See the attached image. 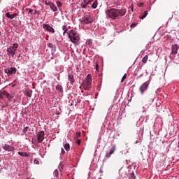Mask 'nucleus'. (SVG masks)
<instances>
[{
    "mask_svg": "<svg viewBox=\"0 0 179 179\" xmlns=\"http://www.w3.org/2000/svg\"><path fill=\"white\" fill-rule=\"evenodd\" d=\"M127 13V10L125 9H115L110 8L106 11V14L110 19H118V17H121V16H125Z\"/></svg>",
    "mask_w": 179,
    "mask_h": 179,
    "instance_id": "nucleus-1",
    "label": "nucleus"
},
{
    "mask_svg": "<svg viewBox=\"0 0 179 179\" xmlns=\"http://www.w3.org/2000/svg\"><path fill=\"white\" fill-rule=\"evenodd\" d=\"M68 37L75 45H79L80 44V35H79L76 31H73V29H71L67 32Z\"/></svg>",
    "mask_w": 179,
    "mask_h": 179,
    "instance_id": "nucleus-2",
    "label": "nucleus"
},
{
    "mask_svg": "<svg viewBox=\"0 0 179 179\" xmlns=\"http://www.w3.org/2000/svg\"><path fill=\"white\" fill-rule=\"evenodd\" d=\"M80 24L85 26V24H90L94 22V18L90 15H86L79 19Z\"/></svg>",
    "mask_w": 179,
    "mask_h": 179,
    "instance_id": "nucleus-3",
    "label": "nucleus"
},
{
    "mask_svg": "<svg viewBox=\"0 0 179 179\" xmlns=\"http://www.w3.org/2000/svg\"><path fill=\"white\" fill-rule=\"evenodd\" d=\"M92 82H93L92 74H88L83 82L84 90H89L92 87Z\"/></svg>",
    "mask_w": 179,
    "mask_h": 179,
    "instance_id": "nucleus-4",
    "label": "nucleus"
},
{
    "mask_svg": "<svg viewBox=\"0 0 179 179\" xmlns=\"http://www.w3.org/2000/svg\"><path fill=\"white\" fill-rule=\"evenodd\" d=\"M17 47H19V44L14 43L13 46H10L7 48V55L9 57H15V54L17 50Z\"/></svg>",
    "mask_w": 179,
    "mask_h": 179,
    "instance_id": "nucleus-5",
    "label": "nucleus"
},
{
    "mask_svg": "<svg viewBox=\"0 0 179 179\" xmlns=\"http://www.w3.org/2000/svg\"><path fill=\"white\" fill-rule=\"evenodd\" d=\"M5 73L7 74V76H10L11 75H15L17 72V69L15 67H10L4 70Z\"/></svg>",
    "mask_w": 179,
    "mask_h": 179,
    "instance_id": "nucleus-6",
    "label": "nucleus"
},
{
    "mask_svg": "<svg viewBox=\"0 0 179 179\" xmlns=\"http://www.w3.org/2000/svg\"><path fill=\"white\" fill-rule=\"evenodd\" d=\"M148 89H149V82L146 81L140 86V88H139L140 93H141V94H143L145 92L148 90Z\"/></svg>",
    "mask_w": 179,
    "mask_h": 179,
    "instance_id": "nucleus-7",
    "label": "nucleus"
},
{
    "mask_svg": "<svg viewBox=\"0 0 179 179\" xmlns=\"http://www.w3.org/2000/svg\"><path fill=\"white\" fill-rule=\"evenodd\" d=\"M178 51H179V45H177V44L172 45L170 57H171V55L172 56L177 55V54H178Z\"/></svg>",
    "mask_w": 179,
    "mask_h": 179,
    "instance_id": "nucleus-8",
    "label": "nucleus"
},
{
    "mask_svg": "<svg viewBox=\"0 0 179 179\" xmlns=\"http://www.w3.org/2000/svg\"><path fill=\"white\" fill-rule=\"evenodd\" d=\"M45 135V133L44 132V131L37 133V141H38V143H41V142H43V141H44Z\"/></svg>",
    "mask_w": 179,
    "mask_h": 179,
    "instance_id": "nucleus-9",
    "label": "nucleus"
},
{
    "mask_svg": "<svg viewBox=\"0 0 179 179\" xmlns=\"http://www.w3.org/2000/svg\"><path fill=\"white\" fill-rule=\"evenodd\" d=\"M45 5H47L48 6H49L50 9H51V10H52V12H58V8H57V6H55V4H54V3L52 2H45Z\"/></svg>",
    "mask_w": 179,
    "mask_h": 179,
    "instance_id": "nucleus-10",
    "label": "nucleus"
},
{
    "mask_svg": "<svg viewBox=\"0 0 179 179\" xmlns=\"http://www.w3.org/2000/svg\"><path fill=\"white\" fill-rule=\"evenodd\" d=\"M94 0H83V2L81 3L80 7L83 9H86L87 8V6L92 3Z\"/></svg>",
    "mask_w": 179,
    "mask_h": 179,
    "instance_id": "nucleus-11",
    "label": "nucleus"
},
{
    "mask_svg": "<svg viewBox=\"0 0 179 179\" xmlns=\"http://www.w3.org/2000/svg\"><path fill=\"white\" fill-rule=\"evenodd\" d=\"M68 80L70 82L71 85H73L75 83V77L73 76V72L68 73Z\"/></svg>",
    "mask_w": 179,
    "mask_h": 179,
    "instance_id": "nucleus-12",
    "label": "nucleus"
},
{
    "mask_svg": "<svg viewBox=\"0 0 179 179\" xmlns=\"http://www.w3.org/2000/svg\"><path fill=\"white\" fill-rule=\"evenodd\" d=\"M114 152H115V145H113V147H112L109 152H107L106 153L105 157L106 159H110V157H111V155H113L114 153Z\"/></svg>",
    "mask_w": 179,
    "mask_h": 179,
    "instance_id": "nucleus-13",
    "label": "nucleus"
},
{
    "mask_svg": "<svg viewBox=\"0 0 179 179\" xmlns=\"http://www.w3.org/2000/svg\"><path fill=\"white\" fill-rule=\"evenodd\" d=\"M3 149L4 150H6L7 152H13V151H15V147H13L12 145H8V144H5L3 146Z\"/></svg>",
    "mask_w": 179,
    "mask_h": 179,
    "instance_id": "nucleus-14",
    "label": "nucleus"
},
{
    "mask_svg": "<svg viewBox=\"0 0 179 179\" xmlns=\"http://www.w3.org/2000/svg\"><path fill=\"white\" fill-rule=\"evenodd\" d=\"M4 96H6L8 101H14L15 103V100H14V97L15 96L13 94H10L9 93H8V92L4 91Z\"/></svg>",
    "mask_w": 179,
    "mask_h": 179,
    "instance_id": "nucleus-15",
    "label": "nucleus"
},
{
    "mask_svg": "<svg viewBox=\"0 0 179 179\" xmlns=\"http://www.w3.org/2000/svg\"><path fill=\"white\" fill-rule=\"evenodd\" d=\"M45 30L47 31H49V33H52V34H54V33H55V29H54L52 28V27L48 25V24H45Z\"/></svg>",
    "mask_w": 179,
    "mask_h": 179,
    "instance_id": "nucleus-16",
    "label": "nucleus"
},
{
    "mask_svg": "<svg viewBox=\"0 0 179 179\" xmlns=\"http://www.w3.org/2000/svg\"><path fill=\"white\" fill-rule=\"evenodd\" d=\"M24 96H27V97H31V95L33 94V91L31 90H26L24 92Z\"/></svg>",
    "mask_w": 179,
    "mask_h": 179,
    "instance_id": "nucleus-17",
    "label": "nucleus"
},
{
    "mask_svg": "<svg viewBox=\"0 0 179 179\" xmlns=\"http://www.w3.org/2000/svg\"><path fill=\"white\" fill-rule=\"evenodd\" d=\"M6 17H8V19H15V17H16V16H17V13H13V14L10 15V13H6Z\"/></svg>",
    "mask_w": 179,
    "mask_h": 179,
    "instance_id": "nucleus-18",
    "label": "nucleus"
},
{
    "mask_svg": "<svg viewBox=\"0 0 179 179\" xmlns=\"http://www.w3.org/2000/svg\"><path fill=\"white\" fill-rule=\"evenodd\" d=\"M18 155L20 156H22V157H29L30 156V154H28L27 152H18Z\"/></svg>",
    "mask_w": 179,
    "mask_h": 179,
    "instance_id": "nucleus-19",
    "label": "nucleus"
},
{
    "mask_svg": "<svg viewBox=\"0 0 179 179\" xmlns=\"http://www.w3.org/2000/svg\"><path fill=\"white\" fill-rule=\"evenodd\" d=\"M56 90H57L60 93H62V92H64V88H62V86L61 85H57L56 86Z\"/></svg>",
    "mask_w": 179,
    "mask_h": 179,
    "instance_id": "nucleus-20",
    "label": "nucleus"
},
{
    "mask_svg": "<svg viewBox=\"0 0 179 179\" xmlns=\"http://www.w3.org/2000/svg\"><path fill=\"white\" fill-rule=\"evenodd\" d=\"M48 47L52 50V51H55V45L51 43H49L48 44Z\"/></svg>",
    "mask_w": 179,
    "mask_h": 179,
    "instance_id": "nucleus-21",
    "label": "nucleus"
},
{
    "mask_svg": "<svg viewBox=\"0 0 179 179\" xmlns=\"http://www.w3.org/2000/svg\"><path fill=\"white\" fill-rule=\"evenodd\" d=\"M97 5H99L97 0H94L91 7L92 8V9H96V8H97Z\"/></svg>",
    "mask_w": 179,
    "mask_h": 179,
    "instance_id": "nucleus-22",
    "label": "nucleus"
},
{
    "mask_svg": "<svg viewBox=\"0 0 179 179\" xmlns=\"http://www.w3.org/2000/svg\"><path fill=\"white\" fill-rule=\"evenodd\" d=\"M64 148L65 150H66V152H69V150L71 149V145H69V143H66V144H64Z\"/></svg>",
    "mask_w": 179,
    "mask_h": 179,
    "instance_id": "nucleus-23",
    "label": "nucleus"
},
{
    "mask_svg": "<svg viewBox=\"0 0 179 179\" xmlns=\"http://www.w3.org/2000/svg\"><path fill=\"white\" fill-rule=\"evenodd\" d=\"M24 128L22 130L23 134H27V131H30V127H29V126L24 127Z\"/></svg>",
    "mask_w": 179,
    "mask_h": 179,
    "instance_id": "nucleus-24",
    "label": "nucleus"
},
{
    "mask_svg": "<svg viewBox=\"0 0 179 179\" xmlns=\"http://www.w3.org/2000/svg\"><path fill=\"white\" fill-rule=\"evenodd\" d=\"M62 30H63V34L64 35L65 33H68V26L66 25H63L62 27Z\"/></svg>",
    "mask_w": 179,
    "mask_h": 179,
    "instance_id": "nucleus-25",
    "label": "nucleus"
},
{
    "mask_svg": "<svg viewBox=\"0 0 179 179\" xmlns=\"http://www.w3.org/2000/svg\"><path fill=\"white\" fill-rule=\"evenodd\" d=\"M149 59V56L145 55L144 57L142 59V62L143 64H146L148 62V59Z\"/></svg>",
    "mask_w": 179,
    "mask_h": 179,
    "instance_id": "nucleus-26",
    "label": "nucleus"
},
{
    "mask_svg": "<svg viewBox=\"0 0 179 179\" xmlns=\"http://www.w3.org/2000/svg\"><path fill=\"white\" fill-rule=\"evenodd\" d=\"M128 179H136V176H135V173L134 172L131 173L129 175V178Z\"/></svg>",
    "mask_w": 179,
    "mask_h": 179,
    "instance_id": "nucleus-27",
    "label": "nucleus"
},
{
    "mask_svg": "<svg viewBox=\"0 0 179 179\" xmlns=\"http://www.w3.org/2000/svg\"><path fill=\"white\" fill-rule=\"evenodd\" d=\"M148 15V11H145L143 15L140 17V19L143 20L145 17H146Z\"/></svg>",
    "mask_w": 179,
    "mask_h": 179,
    "instance_id": "nucleus-28",
    "label": "nucleus"
},
{
    "mask_svg": "<svg viewBox=\"0 0 179 179\" xmlns=\"http://www.w3.org/2000/svg\"><path fill=\"white\" fill-rule=\"evenodd\" d=\"M86 44L87 45H92V44H93V41H92V39H87L86 41Z\"/></svg>",
    "mask_w": 179,
    "mask_h": 179,
    "instance_id": "nucleus-29",
    "label": "nucleus"
},
{
    "mask_svg": "<svg viewBox=\"0 0 179 179\" xmlns=\"http://www.w3.org/2000/svg\"><path fill=\"white\" fill-rule=\"evenodd\" d=\"M56 5L59 8L62 7V3H61L59 1H56Z\"/></svg>",
    "mask_w": 179,
    "mask_h": 179,
    "instance_id": "nucleus-30",
    "label": "nucleus"
},
{
    "mask_svg": "<svg viewBox=\"0 0 179 179\" xmlns=\"http://www.w3.org/2000/svg\"><path fill=\"white\" fill-rule=\"evenodd\" d=\"M5 91H0V99H3V96H5Z\"/></svg>",
    "mask_w": 179,
    "mask_h": 179,
    "instance_id": "nucleus-31",
    "label": "nucleus"
},
{
    "mask_svg": "<svg viewBox=\"0 0 179 179\" xmlns=\"http://www.w3.org/2000/svg\"><path fill=\"white\" fill-rule=\"evenodd\" d=\"M53 176L54 177H57L58 176V170H55L53 172Z\"/></svg>",
    "mask_w": 179,
    "mask_h": 179,
    "instance_id": "nucleus-32",
    "label": "nucleus"
},
{
    "mask_svg": "<svg viewBox=\"0 0 179 179\" xmlns=\"http://www.w3.org/2000/svg\"><path fill=\"white\" fill-rule=\"evenodd\" d=\"M59 169L60 170V171H62V170H64V165L62 164H59Z\"/></svg>",
    "mask_w": 179,
    "mask_h": 179,
    "instance_id": "nucleus-33",
    "label": "nucleus"
},
{
    "mask_svg": "<svg viewBox=\"0 0 179 179\" xmlns=\"http://www.w3.org/2000/svg\"><path fill=\"white\" fill-rule=\"evenodd\" d=\"M125 79H127V74H124L122 78V80H121V82H124V80H125Z\"/></svg>",
    "mask_w": 179,
    "mask_h": 179,
    "instance_id": "nucleus-34",
    "label": "nucleus"
},
{
    "mask_svg": "<svg viewBox=\"0 0 179 179\" xmlns=\"http://www.w3.org/2000/svg\"><path fill=\"white\" fill-rule=\"evenodd\" d=\"M137 24H136V23H135V22H133V23L131 24L130 27H136Z\"/></svg>",
    "mask_w": 179,
    "mask_h": 179,
    "instance_id": "nucleus-35",
    "label": "nucleus"
},
{
    "mask_svg": "<svg viewBox=\"0 0 179 179\" xmlns=\"http://www.w3.org/2000/svg\"><path fill=\"white\" fill-rule=\"evenodd\" d=\"M78 138H80V133H76V138L78 139Z\"/></svg>",
    "mask_w": 179,
    "mask_h": 179,
    "instance_id": "nucleus-36",
    "label": "nucleus"
},
{
    "mask_svg": "<svg viewBox=\"0 0 179 179\" xmlns=\"http://www.w3.org/2000/svg\"><path fill=\"white\" fill-rule=\"evenodd\" d=\"M60 155H65V150H64L63 148H62V149H61V154H60Z\"/></svg>",
    "mask_w": 179,
    "mask_h": 179,
    "instance_id": "nucleus-37",
    "label": "nucleus"
},
{
    "mask_svg": "<svg viewBox=\"0 0 179 179\" xmlns=\"http://www.w3.org/2000/svg\"><path fill=\"white\" fill-rule=\"evenodd\" d=\"M34 164H40V162H38V160H37V159H34Z\"/></svg>",
    "mask_w": 179,
    "mask_h": 179,
    "instance_id": "nucleus-38",
    "label": "nucleus"
},
{
    "mask_svg": "<svg viewBox=\"0 0 179 179\" xmlns=\"http://www.w3.org/2000/svg\"><path fill=\"white\" fill-rule=\"evenodd\" d=\"M80 142H82L80 139H78L76 141L77 145H80Z\"/></svg>",
    "mask_w": 179,
    "mask_h": 179,
    "instance_id": "nucleus-39",
    "label": "nucleus"
},
{
    "mask_svg": "<svg viewBox=\"0 0 179 179\" xmlns=\"http://www.w3.org/2000/svg\"><path fill=\"white\" fill-rule=\"evenodd\" d=\"M143 76V73L141 74L140 76H137V79H141Z\"/></svg>",
    "mask_w": 179,
    "mask_h": 179,
    "instance_id": "nucleus-40",
    "label": "nucleus"
},
{
    "mask_svg": "<svg viewBox=\"0 0 179 179\" xmlns=\"http://www.w3.org/2000/svg\"><path fill=\"white\" fill-rule=\"evenodd\" d=\"M29 13L31 15L33 13V10L32 9H29Z\"/></svg>",
    "mask_w": 179,
    "mask_h": 179,
    "instance_id": "nucleus-41",
    "label": "nucleus"
},
{
    "mask_svg": "<svg viewBox=\"0 0 179 179\" xmlns=\"http://www.w3.org/2000/svg\"><path fill=\"white\" fill-rule=\"evenodd\" d=\"M150 2H152V3H155V2H156V0H150Z\"/></svg>",
    "mask_w": 179,
    "mask_h": 179,
    "instance_id": "nucleus-42",
    "label": "nucleus"
},
{
    "mask_svg": "<svg viewBox=\"0 0 179 179\" xmlns=\"http://www.w3.org/2000/svg\"><path fill=\"white\" fill-rule=\"evenodd\" d=\"M139 71H141V69H137L136 70V73H138V72H139Z\"/></svg>",
    "mask_w": 179,
    "mask_h": 179,
    "instance_id": "nucleus-43",
    "label": "nucleus"
},
{
    "mask_svg": "<svg viewBox=\"0 0 179 179\" xmlns=\"http://www.w3.org/2000/svg\"><path fill=\"white\" fill-rule=\"evenodd\" d=\"M96 71H98L97 68H99V64H96Z\"/></svg>",
    "mask_w": 179,
    "mask_h": 179,
    "instance_id": "nucleus-44",
    "label": "nucleus"
},
{
    "mask_svg": "<svg viewBox=\"0 0 179 179\" xmlns=\"http://www.w3.org/2000/svg\"><path fill=\"white\" fill-rule=\"evenodd\" d=\"M43 29H45V24H43Z\"/></svg>",
    "mask_w": 179,
    "mask_h": 179,
    "instance_id": "nucleus-45",
    "label": "nucleus"
},
{
    "mask_svg": "<svg viewBox=\"0 0 179 179\" xmlns=\"http://www.w3.org/2000/svg\"><path fill=\"white\" fill-rule=\"evenodd\" d=\"M131 12H134V7L131 8Z\"/></svg>",
    "mask_w": 179,
    "mask_h": 179,
    "instance_id": "nucleus-46",
    "label": "nucleus"
},
{
    "mask_svg": "<svg viewBox=\"0 0 179 179\" xmlns=\"http://www.w3.org/2000/svg\"><path fill=\"white\" fill-rule=\"evenodd\" d=\"M136 143H138V141H136Z\"/></svg>",
    "mask_w": 179,
    "mask_h": 179,
    "instance_id": "nucleus-47",
    "label": "nucleus"
},
{
    "mask_svg": "<svg viewBox=\"0 0 179 179\" xmlns=\"http://www.w3.org/2000/svg\"><path fill=\"white\" fill-rule=\"evenodd\" d=\"M98 179H101V178H99Z\"/></svg>",
    "mask_w": 179,
    "mask_h": 179,
    "instance_id": "nucleus-48",
    "label": "nucleus"
},
{
    "mask_svg": "<svg viewBox=\"0 0 179 179\" xmlns=\"http://www.w3.org/2000/svg\"><path fill=\"white\" fill-rule=\"evenodd\" d=\"M0 36H1V31H0Z\"/></svg>",
    "mask_w": 179,
    "mask_h": 179,
    "instance_id": "nucleus-49",
    "label": "nucleus"
},
{
    "mask_svg": "<svg viewBox=\"0 0 179 179\" xmlns=\"http://www.w3.org/2000/svg\"><path fill=\"white\" fill-rule=\"evenodd\" d=\"M72 179H73V178H72Z\"/></svg>",
    "mask_w": 179,
    "mask_h": 179,
    "instance_id": "nucleus-50",
    "label": "nucleus"
}]
</instances>
